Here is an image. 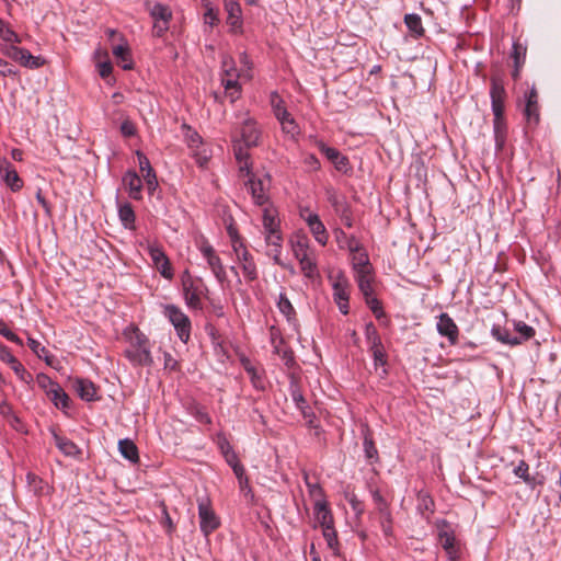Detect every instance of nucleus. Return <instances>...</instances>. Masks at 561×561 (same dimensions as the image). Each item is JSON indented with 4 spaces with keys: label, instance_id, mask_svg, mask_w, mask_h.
I'll return each instance as SVG.
<instances>
[{
    "label": "nucleus",
    "instance_id": "1",
    "mask_svg": "<svg viewBox=\"0 0 561 561\" xmlns=\"http://www.w3.org/2000/svg\"><path fill=\"white\" fill-rule=\"evenodd\" d=\"M263 233L265 243L268 247L267 254L273 257L276 264H280L283 248V234L280 231V219L277 209L273 205H266L262 215Z\"/></svg>",
    "mask_w": 561,
    "mask_h": 561
},
{
    "label": "nucleus",
    "instance_id": "2",
    "mask_svg": "<svg viewBox=\"0 0 561 561\" xmlns=\"http://www.w3.org/2000/svg\"><path fill=\"white\" fill-rule=\"evenodd\" d=\"M294 256L298 260L300 270L305 277L314 279L319 276L317 266V254L311 248L309 239L306 236H297L291 242Z\"/></svg>",
    "mask_w": 561,
    "mask_h": 561
},
{
    "label": "nucleus",
    "instance_id": "3",
    "mask_svg": "<svg viewBox=\"0 0 561 561\" xmlns=\"http://www.w3.org/2000/svg\"><path fill=\"white\" fill-rule=\"evenodd\" d=\"M125 354L134 365L150 366L153 362L150 353L149 340L138 330L135 331V335L130 342V347L125 351Z\"/></svg>",
    "mask_w": 561,
    "mask_h": 561
},
{
    "label": "nucleus",
    "instance_id": "4",
    "mask_svg": "<svg viewBox=\"0 0 561 561\" xmlns=\"http://www.w3.org/2000/svg\"><path fill=\"white\" fill-rule=\"evenodd\" d=\"M436 528L438 541L445 550L448 561H459V546L451 525L445 519H439L436 522Z\"/></svg>",
    "mask_w": 561,
    "mask_h": 561
},
{
    "label": "nucleus",
    "instance_id": "5",
    "mask_svg": "<svg viewBox=\"0 0 561 561\" xmlns=\"http://www.w3.org/2000/svg\"><path fill=\"white\" fill-rule=\"evenodd\" d=\"M197 248L215 278L220 284L225 283L227 280V272L214 247L207 240H202L198 242Z\"/></svg>",
    "mask_w": 561,
    "mask_h": 561
},
{
    "label": "nucleus",
    "instance_id": "6",
    "mask_svg": "<svg viewBox=\"0 0 561 561\" xmlns=\"http://www.w3.org/2000/svg\"><path fill=\"white\" fill-rule=\"evenodd\" d=\"M0 53L20 64L22 67L30 69H37L45 64V60L41 56H33L27 49L16 45H2Z\"/></svg>",
    "mask_w": 561,
    "mask_h": 561
},
{
    "label": "nucleus",
    "instance_id": "7",
    "mask_svg": "<svg viewBox=\"0 0 561 561\" xmlns=\"http://www.w3.org/2000/svg\"><path fill=\"white\" fill-rule=\"evenodd\" d=\"M163 314L173 324L179 339L183 343H187L191 336V320L190 318L176 306L167 305Z\"/></svg>",
    "mask_w": 561,
    "mask_h": 561
},
{
    "label": "nucleus",
    "instance_id": "8",
    "mask_svg": "<svg viewBox=\"0 0 561 561\" xmlns=\"http://www.w3.org/2000/svg\"><path fill=\"white\" fill-rule=\"evenodd\" d=\"M332 279L333 299L339 307V310L343 314H347L350 311L348 299H350V283L346 276L342 272H337Z\"/></svg>",
    "mask_w": 561,
    "mask_h": 561
},
{
    "label": "nucleus",
    "instance_id": "9",
    "mask_svg": "<svg viewBox=\"0 0 561 561\" xmlns=\"http://www.w3.org/2000/svg\"><path fill=\"white\" fill-rule=\"evenodd\" d=\"M145 250L148 252L153 266L160 275L167 279H172L174 275L173 268L162 248L158 243L148 242Z\"/></svg>",
    "mask_w": 561,
    "mask_h": 561
},
{
    "label": "nucleus",
    "instance_id": "10",
    "mask_svg": "<svg viewBox=\"0 0 561 561\" xmlns=\"http://www.w3.org/2000/svg\"><path fill=\"white\" fill-rule=\"evenodd\" d=\"M249 180L247 185L249 186V191L253 198V202L257 206H266L268 204V195L267 191L270 188L271 179L270 175H264L263 178L255 179L253 175H248Z\"/></svg>",
    "mask_w": 561,
    "mask_h": 561
},
{
    "label": "nucleus",
    "instance_id": "11",
    "mask_svg": "<svg viewBox=\"0 0 561 561\" xmlns=\"http://www.w3.org/2000/svg\"><path fill=\"white\" fill-rule=\"evenodd\" d=\"M198 516L201 530L205 536L219 527V519L210 507L208 499L198 500Z\"/></svg>",
    "mask_w": 561,
    "mask_h": 561
},
{
    "label": "nucleus",
    "instance_id": "12",
    "mask_svg": "<svg viewBox=\"0 0 561 561\" xmlns=\"http://www.w3.org/2000/svg\"><path fill=\"white\" fill-rule=\"evenodd\" d=\"M185 130L184 137L187 146L193 150V154L196 158V162L204 167L208 162V154L203 146V139L198 133L192 129L190 126L183 125Z\"/></svg>",
    "mask_w": 561,
    "mask_h": 561
},
{
    "label": "nucleus",
    "instance_id": "13",
    "mask_svg": "<svg viewBox=\"0 0 561 561\" xmlns=\"http://www.w3.org/2000/svg\"><path fill=\"white\" fill-rule=\"evenodd\" d=\"M490 96L493 115L497 116L501 113H504L506 91L504 87V81L500 76L491 77Z\"/></svg>",
    "mask_w": 561,
    "mask_h": 561
},
{
    "label": "nucleus",
    "instance_id": "14",
    "mask_svg": "<svg viewBox=\"0 0 561 561\" xmlns=\"http://www.w3.org/2000/svg\"><path fill=\"white\" fill-rule=\"evenodd\" d=\"M224 9L227 13V24L230 32L241 34L243 32L242 9L238 0H224Z\"/></svg>",
    "mask_w": 561,
    "mask_h": 561
},
{
    "label": "nucleus",
    "instance_id": "15",
    "mask_svg": "<svg viewBox=\"0 0 561 561\" xmlns=\"http://www.w3.org/2000/svg\"><path fill=\"white\" fill-rule=\"evenodd\" d=\"M300 216L305 219L317 242L321 245H325L329 240V234L320 217L307 209L302 210Z\"/></svg>",
    "mask_w": 561,
    "mask_h": 561
},
{
    "label": "nucleus",
    "instance_id": "16",
    "mask_svg": "<svg viewBox=\"0 0 561 561\" xmlns=\"http://www.w3.org/2000/svg\"><path fill=\"white\" fill-rule=\"evenodd\" d=\"M290 396L293 401L295 402L297 409L301 412L304 420L310 428H316L318 426L316 415L308 407L299 387L297 385H291L290 387Z\"/></svg>",
    "mask_w": 561,
    "mask_h": 561
},
{
    "label": "nucleus",
    "instance_id": "17",
    "mask_svg": "<svg viewBox=\"0 0 561 561\" xmlns=\"http://www.w3.org/2000/svg\"><path fill=\"white\" fill-rule=\"evenodd\" d=\"M0 359L8 364L15 375L25 382L32 379L31 374L24 368L21 362L11 353L9 347L0 345Z\"/></svg>",
    "mask_w": 561,
    "mask_h": 561
},
{
    "label": "nucleus",
    "instance_id": "18",
    "mask_svg": "<svg viewBox=\"0 0 561 561\" xmlns=\"http://www.w3.org/2000/svg\"><path fill=\"white\" fill-rule=\"evenodd\" d=\"M241 139L247 148L259 146L261 130L254 119L248 117L243 121L241 127Z\"/></svg>",
    "mask_w": 561,
    "mask_h": 561
},
{
    "label": "nucleus",
    "instance_id": "19",
    "mask_svg": "<svg viewBox=\"0 0 561 561\" xmlns=\"http://www.w3.org/2000/svg\"><path fill=\"white\" fill-rule=\"evenodd\" d=\"M436 328L438 333L446 336L451 345L457 343L459 330L455 321L447 313H442L438 317Z\"/></svg>",
    "mask_w": 561,
    "mask_h": 561
},
{
    "label": "nucleus",
    "instance_id": "20",
    "mask_svg": "<svg viewBox=\"0 0 561 561\" xmlns=\"http://www.w3.org/2000/svg\"><path fill=\"white\" fill-rule=\"evenodd\" d=\"M525 108L524 115L527 119L528 124L537 125L539 123V104H538V92L535 87H533L525 94Z\"/></svg>",
    "mask_w": 561,
    "mask_h": 561
},
{
    "label": "nucleus",
    "instance_id": "21",
    "mask_svg": "<svg viewBox=\"0 0 561 561\" xmlns=\"http://www.w3.org/2000/svg\"><path fill=\"white\" fill-rule=\"evenodd\" d=\"M0 175L13 192L19 191L23 185L14 167L4 159L0 160Z\"/></svg>",
    "mask_w": 561,
    "mask_h": 561
},
{
    "label": "nucleus",
    "instance_id": "22",
    "mask_svg": "<svg viewBox=\"0 0 561 561\" xmlns=\"http://www.w3.org/2000/svg\"><path fill=\"white\" fill-rule=\"evenodd\" d=\"M183 289L185 301L188 307L197 309L201 308V297L203 295L202 285H197L190 277L183 280Z\"/></svg>",
    "mask_w": 561,
    "mask_h": 561
},
{
    "label": "nucleus",
    "instance_id": "23",
    "mask_svg": "<svg viewBox=\"0 0 561 561\" xmlns=\"http://www.w3.org/2000/svg\"><path fill=\"white\" fill-rule=\"evenodd\" d=\"M123 185L127 190L130 198L141 199L142 181L135 171H127L123 176Z\"/></svg>",
    "mask_w": 561,
    "mask_h": 561
},
{
    "label": "nucleus",
    "instance_id": "24",
    "mask_svg": "<svg viewBox=\"0 0 561 561\" xmlns=\"http://www.w3.org/2000/svg\"><path fill=\"white\" fill-rule=\"evenodd\" d=\"M53 438L57 448L68 457H76L80 454L79 447L67 437L60 436L55 430H51Z\"/></svg>",
    "mask_w": 561,
    "mask_h": 561
},
{
    "label": "nucleus",
    "instance_id": "25",
    "mask_svg": "<svg viewBox=\"0 0 561 561\" xmlns=\"http://www.w3.org/2000/svg\"><path fill=\"white\" fill-rule=\"evenodd\" d=\"M75 387L77 393L82 400L94 401L98 399V389L92 381L88 379H77Z\"/></svg>",
    "mask_w": 561,
    "mask_h": 561
},
{
    "label": "nucleus",
    "instance_id": "26",
    "mask_svg": "<svg viewBox=\"0 0 561 561\" xmlns=\"http://www.w3.org/2000/svg\"><path fill=\"white\" fill-rule=\"evenodd\" d=\"M313 513L316 520L321 526V528L334 525L333 515L327 501L322 503H314Z\"/></svg>",
    "mask_w": 561,
    "mask_h": 561
},
{
    "label": "nucleus",
    "instance_id": "27",
    "mask_svg": "<svg viewBox=\"0 0 561 561\" xmlns=\"http://www.w3.org/2000/svg\"><path fill=\"white\" fill-rule=\"evenodd\" d=\"M321 152L330 160L339 171H343L347 167V158L343 156L337 149L328 147L324 144L320 145Z\"/></svg>",
    "mask_w": 561,
    "mask_h": 561
},
{
    "label": "nucleus",
    "instance_id": "28",
    "mask_svg": "<svg viewBox=\"0 0 561 561\" xmlns=\"http://www.w3.org/2000/svg\"><path fill=\"white\" fill-rule=\"evenodd\" d=\"M355 279L357 282L358 288L363 296H368L370 294H374V275H373V268L371 270H362L359 272L355 273Z\"/></svg>",
    "mask_w": 561,
    "mask_h": 561
},
{
    "label": "nucleus",
    "instance_id": "29",
    "mask_svg": "<svg viewBox=\"0 0 561 561\" xmlns=\"http://www.w3.org/2000/svg\"><path fill=\"white\" fill-rule=\"evenodd\" d=\"M241 265L243 275L248 282H253L257 278L256 264L251 253H242V256L238 259Z\"/></svg>",
    "mask_w": 561,
    "mask_h": 561
},
{
    "label": "nucleus",
    "instance_id": "30",
    "mask_svg": "<svg viewBox=\"0 0 561 561\" xmlns=\"http://www.w3.org/2000/svg\"><path fill=\"white\" fill-rule=\"evenodd\" d=\"M239 78H244L243 75H232V77H222L221 83L225 91L228 93L231 102H234L240 96L241 87Z\"/></svg>",
    "mask_w": 561,
    "mask_h": 561
},
{
    "label": "nucleus",
    "instance_id": "31",
    "mask_svg": "<svg viewBox=\"0 0 561 561\" xmlns=\"http://www.w3.org/2000/svg\"><path fill=\"white\" fill-rule=\"evenodd\" d=\"M117 207H118V217H119V220L122 222V225L126 228V229H135V219H136V216H135V211L131 207V205L129 203H118L117 202Z\"/></svg>",
    "mask_w": 561,
    "mask_h": 561
},
{
    "label": "nucleus",
    "instance_id": "32",
    "mask_svg": "<svg viewBox=\"0 0 561 561\" xmlns=\"http://www.w3.org/2000/svg\"><path fill=\"white\" fill-rule=\"evenodd\" d=\"M492 336L506 345L516 346L519 345V341H517V335L515 333L510 332L507 329L502 328L501 325H494L491 330Z\"/></svg>",
    "mask_w": 561,
    "mask_h": 561
},
{
    "label": "nucleus",
    "instance_id": "33",
    "mask_svg": "<svg viewBox=\"0 0 561 561\" xmlns=\"http://www.w3.org/2000/svg\"><path fill=\"white\" fill-rule=\"evenodd\" d=\"M113 55L124 70H130L134 67L131 53L127 45H117L113 48Z\"/></svg>",
    "mask_w": 561,
    "mask_h": 561
},
{
    "label": "nucleus",
    "instance_id": "34",
    "mask_svg": "<svg viewBox=\"0 0 561 561\" xmlns=\"http://www.w3.org/2000/svg\"><path fill=\"white\" fill-rule=\"evenodd\" d=\"M118 450L129 461L134 463L139 461L138 448L133 440L128 438L121 439L118 442Z\"/></svg>",
    "mask_w": 561,
    "mask_h": 561
},
{
    "label": "nucleus",
    "instance_id": "35",
    "mask_svg": "<svg viewBox=\"0 0 561 561\" xmlns=\"http://www.w3.org/2000/svg\"><path fill=\"white\" fill-rule=\"evenodd\" d=\"M352 254V266L354 272H359L362 270H371V265L369 263L368 254L360 247V250H356L351 252Z\"/></svg>",
    "mask_w": 561,
    "mask_h": 561
},
{
    "label": "nucleus",
    "instance_id": "36",
    "mask_svg": "<svg viewBox=\"0 0 561 561\" xmlns=\"http://www.w3.org/2000/svg\"><path fill=\"white\" fill-rule=\"evenodd\" d=\"M236 159L239 164V172L241 175H250V156L249 152L240 145L234 147Z\"/></svg>",
    "mask_w": 561,
    "mask_h": 561
},
{
    "label": "nucleus",
    "instance_id": "37",
    "mask_svg": "<svg viewBox=\"0 0 561 561\" xmlns=\"http://www.w3.org/2000/svg\"><path fill=\"white\" fill-rule=\"evenodd\" d=\"M404 23L409 31L414 35V37H421L424 35V27L422 25V20L419 14H407L404 16Z\"/></svg>",
    "mask_w": 561,
    "mask_h": 561
},
{
    "label": "nucleus",
    "instance_id": "38",
    "mask_svg": "<svg viewBox=\"0 0 561 561\" xmlns=\"http://www.w3.org/2000/svg\"><path fill=\"white\" fill-rule=\"evenodd\" d=\"M149 14L154 21H171L172 12L168 5L162 3H154L149 8Z\"/></svg>",
    "mask_w": 561,
    "mask_h": 561
},
{
    "label": "nucleus",
    "instance_id": "39",
    "mask_svg": "<svg viewBox=\"0 0 561 561\" xmlns=\"http://www.w3.org/2000/svg\"><path fill=\"white\" fill-rule=\"evenodd\" d=\"M514 331L517 335V341L522 344L535 335V329L523 321H514Z\"/></svg>",
    "mask_w": 561,
    "mask_h": 561
},
{
    "label": "nucleus",
    "instance_id": "40",
    "mask_svg": "<svg viewBox=\"0 0 561 561\" xmlns=\"http://www.w3.org/2000/svg\"><path fill=\"white\" fill-rule=\"evenodd\" d=\"M336 239L341 249H347L350 252L360 250L362 244L355 237H350L345 232L340 231Z\"/></svg>",
    "mask_w": 561,
    "mask_h": 561
},
{
    "label": "nucleus",
    "instance_id": "41",
    "mask_svg": "<svg viewBox=\"0 0 561 561\" xmlns=\"http://www.w3.org/2000/svg\"><path fill=\"white\" fill-rule=\"evenodd\" d=\"M47 396L57 408L65 409L69 404V397L59 385L54 387Z\"/></svg>",
    "mask_w": 561,
    "mask_h": 561
},
{
    "label": "nucleus",
    "instance_id": "42",
    "mask_svg": "<svg viewBox=\"0 0 561 561\" xmlns=\"http://www.w3.org/2000/svg\"><path fill=\"white\" fill-rule=\"evenodd\" d=\"M277 307L279 311L287 318L288 321H291L296 318V311L287 298V296L283 293L279 294L277 300Z\"/></svg>",
    "mask_w": 561,
    "mask_h": 561
},
{
    "label": "nucleus",
    "instance_id": "43",
    "mask_svg": "<svg viewBox=\"0 0 561 561\" xmlns=\"http://www.w3.org/2000/svg\"><path fill=\"white\" fill-rule=\"evenodd\" d=\"M305 482L308 488L309 495L314 503L325 502V495L323 489L318 483H312L309 481L308 474H305Z\"/></svg>",
    "mask_w": 561,
    "mask_h": 561
},
{
    "label": "nucleus",
    "instance_id": "44",
    "mask_svg": "<svg viewBox=\"0 0 561 561\" xmlns=\"http://www.w3.org/2000/svg\"><path fill=\"white\" fill-rule=\"evenodd\" d=\"M322 534L328 547L332 550L333 554L336 556L339 553V541L334 525L322 528Z\"/></svg>",
    "mask_w": 561,
    "mask_h": 561
},
{
    "label": "nucleus",
    "instance_id": "45",
    "mask_svg": "<svg viewBox=\"0 0 561 561\" xmlns=\"http://www.w3.org/2000/svg\"><path fill=\"white\" fill-rule=\"evenodd\" d=\"M373 500L376 506V510L379 514V518H388L390 514L388 503L380 494L378 490L373 491Z\"/></svg>",
    "mask_w": 561,
    "mask_h": 561
},
{
    "label": "nucleus",
    "instance_id": "46",
    "mask_svg": "<svg viewBox=\"0 0 561 561\" xmlns=\"http://www.w3.org/2000/svg\"><path fill=\"white\" fill-rule=\"evenodd\" d=\"M206 12L204 13V22L209 26H215L219 23L218 10L210 3L209 0H202Z\"/></svg>",
    "mask_w": 561,
    "mask_h": 561
},
{
    "label": "nucleus",
    "instance_id": "47",
    "mask_svg": "<svg viewBox=\"0 0 561 561\" xmlns=\"http://www.w3.org/2000/svg\"><path fill=\"white\" fill-rule=\"evenodd\" d=\"M221 71L222 77H232V75H242V71H238L234 66V60L228 56L225 55L221 60Z\"/></svg>",
    "mask_w": 561,
    "mask_h": 561
},
{
    "label": "nucleus",
    "instance_id": "48",
    "mask_svg": "<svg viewBox=\"0 0 561 561\" xmlns=\"http://www.w3.org/2000/svg\"><path fill=\"white\" fill-rule=\"evenodd\" d=\"M514 474L520 478L525 483L530 484L534 478L529 474V466L526 461L520 460L513 470Z\"/></svg>",
    "mask_w": 561,
    "mask_h": 561
},
{
    "label": "nucleus",
    "instance_id": "49",
    "mask_svg": "<svg viewBox=\"0 0 561 561\" xmlns=\"http://www.w3.org/2000/svg\"><path fill=\"white\" fill-rule=\"evenodd\" d=\"M280 127L283 133L291 139H295L300 134V128L294 117L282 122Z\"/></svg>",
    "mask_w": 561,
    "mask_h": 561
},
{
    "label": "nucleus",
    "instance_id": "50",
    "mask_svg": "<svg viewBox=\"0 0 561 561\" xmlns=\"http://www.w3.org/2000/svg\"><path fill=\"white\" fill-rule=\"evenodd\" d=\"M503 114L504 113H501L500 115L494 116V119H493L495 139H496V144L499 146H502L504 142L503 130H504L505 124H504Z\"/></svg>",
    "mask_w": 561,
    "mask_h": 561
},
{
    "label": "nucleus",
    "instance_id": "51",
    "mask_svg": "<svg viewBox=\"0 0 561 561\" xmlns=\"http://www.w3.org/2000/svg\"><path fill=\"white\" fill-rule=\"evenodd\" d=\"M365 335H366L367 343L369 344V347L381 344L380 336H379L378 331L373 322H369L368 324H366Z\"/></svg>",
    "mask_w": 561,
    "mask_h": 561
},
{
    "label": "nucleus",
    "instance_id": "52",
    "mask_svg": "<svg viewBox=\"0 0 561 561\" xmlns=\"http://www.w3.org/2000/svg\"><path fill=\"white\" fill-rule=\"evenodd\" d=\"M369 350L373 354L374 362H375L376 366L386 364L387 355H386L382 343L378 344L376 346H370Z\"/></svg>",
    "mask_w": 561,
    "mask_h": 561
},
{
    "label": "nucleus",
    "instance_id": "53",
    "mask_svg": "<svg viewBox=\"0 0 561 561\" xmlns=\"http://www.w3.org/2000/svg\"><path fill=\"white\" fill-rule=\"evenodd\" d=\"M0 334L12 343H15L18 345L23 344L22 340L14 332H12L8 328V325L4 323V321L1 319H0Z\"/></svg>",
    "mask_w": 561,
    "mask_h": 561
},
{
    "label": "nucleus",
    "instance_id": "54",
    "mask_svg": "<svg viewBox=\"0 0 561 561\" xmlns=\"http://www.w3.org/2000/svg\"><path fill=\"white\" fill-rule=\"evenodd\" d=\"M417 500H419V508L421 511H426L430 513L434 512V501L427 493L421 492L417 496Z\"/></svg>",
    "mask_w": 561,
    "mask_h": 561
},
{
    "label": "nucleus",
    "instance_id": "55",
    "mask_svg": "<svg viewBox=\"0 0 561 561\" xmlns=\"http://www.w3.org/2000/svg\"><path fill=\"white\" fill-rule=\"evenodd\" d=\"M364 451L367 459L373 460L377 458L378 451L373 438L369 435H365L364 437Z\"/></svg>",
    "mask_w": 561,
    "mask_h": 561
},
{
    "label": "nucleus",
    "instance_id": "56",
    "mask_svg": "<svg viewBox=\"0 0 561 561\" xmlns=\"http://www.w3.org/2000/svg\"><path fill=\"white\" fill-rule=\"evenodd\" d=\"M364 297L367 306L370 308L374 314L377 318H380L383 314L380 301L374 296V294Z\"/></svg>",
    "mask_w": 561,
    "mask_h": 561
},
{
    "label": "nucleus",
    "instance_id": "57",
    "mask_svg": "<svg viewBox=\"0 0 561 561\" xmlns=\"http://www.w3.org/2000/svg\"><path fill=\"white\" fill-rule=\"evenodd\" d=\"M512 57L514 59L515 66L517 68H520L525 58V49L522 47L520 44L514 43Z\"/></svg>",
    "mask_w": 561,
    "mask_h": 561
},
{
    "label": "nucleus",
    "instance_id": "58",
    "mask_svg": "<svg viewBox=\"0 0 561 561\" xmlns=\"http://www.w3.org/2000/svg\"><path fill=\"white\" fill-rule=\"evenodd\" d=\"M37 383L41 388L45 389L48 394L50 390H54V387H57L58 383L53 381L48 376L41 374L37 376Z\"/></svg>",
    "mask_w": 561,
    "mask_h": 561
},
{
    "label": "nucleus",
    "instance_id": "59",
    "mask_svg": "<svg viewBox=\"0 0 561 561\" xmlns=\"http://www.w3.org/2000/svg\"><path fill=\"white\" fill-rule=\"evenodd\" d=\"M142 176L146 182L148 192L153 193L156 191V188L158 187V181H157L154 171L153 170L148 171Z\"/></svg>",
    "mask_w": 561,
    "mask_h": 561
},
{
    "label": "nucleus",
    "instance_id": "60",
    "mask_svg": "<svg viewBox=\"0 0 561 561\" xmlns=\"http://www.w3.org/2000/svg\"><path fill=\"white\" fill-rule=\"evenodd\" d=\"M19 71L10 65L7 60L0 57V76L2 77H14Z\"/></svg>",
    "mask_w": 561,
    "mask_h": 561
},
{
    "label": "nucleus",
    "instance_id": "61",
    "mask_svg": "<svg viewBox=\"0 0 561 561\" xmlns=\"http://www.w3.org/2000/svg\"><path fill=\"white\" fill-rule=\"evenodd\" d=\"M96 67H98V71H99V75L103 78V79H106L111 76L112 73V70H113V66L110 61V59H105L104 61H99L96 64Z\"/></svg>",
    "mask_w": 561,
    "mask_h": 561
},
{
    "label": "nucleus",
    "instance_id": "62",
    "mask_svg": "<svg viewBox=\"0 0 561 561\" xmlns=\"http://www.w3.org/2000/svg\"><path fill=\"white\" fill-rule=\"evenodd\" d=\"M27 345L39 358H42L44 354L47 353V350L33 337L27 339Z\"/></svg>",
    "mask_w": 561,
    "mask_h": 561
},
{
    "label": "nucleus",
    "instance_id": "63",
    "mask_svg": "<svg viewBox=\"0 0 561 561\" xmlns=\"http://www.w3.org/2000/svg\"><path fill=\"white\" fill-rule=\"evenodd\" d=\"M170 21H154L152 33L157 37L163 36V34L169 30Z\"/></svg>",
    "mask_w": 561,
    "mask_h": 561
},
{
    "label": "nucleus",
    "instance_id": "64",
    "mask_svg": "<svg viewBox=\"0 0 561 561\" xmlns=\"http://www.w3.org/2000/svg\"><path fill=\"white\" fill-rule=\"evenodd\" d=\"M240 64L242 65V75L244 76L245 79H250L251 78V61L248 57V55L245 53H242L240 55Z\"/></svg>",
    "mask_w": 561,
    "mask_h": 561
}]
</instances>
